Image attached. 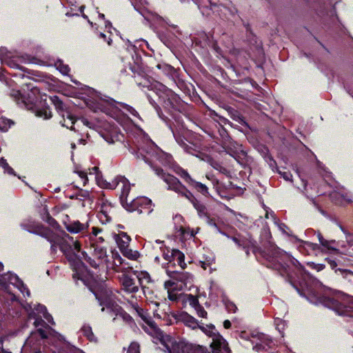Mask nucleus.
I'll return each instance as SVG.
<instances>
[{
  "label": "nucleus",
  "mask_w": 353,
  "mask_h": 353,
  "mask_svg": "<svg viewBox=\"0 0 353 353\" xmlns=\"http://www.w3.org/2000/svg\"><path fill=\"white\" fill-rule=\"evenodd\" d=\"M21 227L30 233L36 234L46 239L51 243V250L53 252L57 251V248L63 252L65 254L70 252L79 259H84L89 265L94 268H97L101 265L105 264L107 261L106 249L96 245L92 247L93 249L92 255L93 259L88 256L85 252H81V244L77 241H74L73 238L67 234L60 236L53 232L50 228H45L40 224H33L28 227L26 224H21Z\"/></svg>",
  "instance_id": "f257e3e1"
},
{
  "label": "nucleus",
  "mask_w": 353,
  "mask_h": 353,
  "mask_svg": "<svg viewBox=\"0 0 353 353\" xmlns=\"http://www.w3.org/2000/svg\"><path fill=\"white\" fill-rule=\"evenodd\" d=\"M154 172L168 184L169 190H172L177 192L191 201L200 216H207L208 213L205 206L198 202L194 199L193 194L187 190V188L179 181L178 179L172 175L165 174L161 168H155Z\"/></svg>",
  "instance_id": "f03ea898"
},
{
  "label": "nucleus",
  "mask_w": 353,
  "mask_h": 353,
  "mask_svg": "<svg viewBox=\"0 0 353 353\" xmlns=\"http://www.w3.org/2000/svg\"><path fill=\"white\" fill-rule=\"evenodd\" d=\"M26 86L30 92L27 96L21 94L19 90H12L10 96L17 101V103L28 109L32 108L33 105L36 104L39 100L43 99L39 89L33 86L31 83H27Z\"/></svg>",
  "instance_id": "7ed1b4c3"
},
{
  "label": "nucleus",
  "mask_w": 353,
  "mask_h": 353,
  "mask_svg": "<svg viewBox=\"0 0 353 353\" xmlns=\"http://www.w3.org/2000/svg\"><path fill=\"white\" fill-rule=\"evenodd\" d=\"M205 334L212 338L210 347L212 353H230L225 340L216 332L214 325H208L206 326L199 325V327Z\"/></svg>",
  "instance_id": "20e7f679"
},
{
  "label": "nucleus",
  "mask_w": 353,
  "mask_h": 353,
  "mask_svg": "<svg viewBox=\"0 0 353 353\" xmlns=\"http://www.w3.org/2000/svg\"><path fill=\"white\" fill-rule=\"evenodd\" d=\"M323 304L334 310L339 315L353 316V298L340 301L334 298H325Z\"/></svg>",
  "instance_id": "39448f33"
},
{
  "label": "nucleus",
  "mask_w": 353,
  "mask_h": 353,
  "mask_svg": "<svg viewBox=\"0 0 353 353\" xmlns=\"http://www.w3.org/2000/svg\"><path fill=\"white\" fill-rule=\"evenodd\" d=\"M25 309L28 313L29 318L34 319V325L35 327L42 325L43 323L41 319L42 316L49 323L52 325L54 324L52 316L47 312V310L44 305L37 304L34 305L32 307L30 304H27V305L25 306Z\"/></svg>",
  "instance_id": "423d86ee"
},
{
  "label": "nucleus",
  "mask_w": 353,
  "mask_h": 353,
  "mask_svg": "<svg viewBox=\"0 0 353 353\" xmlns=\"http://www.w3.org/2000/svg\"><path fill=\"white\" fill-rule=\"evenodd\" d=\"M98 183L103 188L111 190L116 188L117 186L121 187V199L122 201L125 200L126 202L128 201V196L130 190V184L125 178L117 176L112 183L98 181Z\"/></svg>",
  "instance_id": "0eeeda50"
},
{
  "label": "nucleus",
  "mask_w": 353,
  "mask_h": 353,
  "mask_svg": "<svg viewBox=\"0 0 353 353\" xmlns=\"http://www.w3.org/2000/svg\"><path fill=\"white\" fill-rule=\"evenodd\" d=\"M168 275L178 284L179 290L190 288L193 282V276L188 272H179L167 270Z\"/></svg>",
  "instance_id": "6e6552de"
},
{
  "label": "nucleus",
  "mask_w": 353,
  "mask_h": 353,
  "mask_svg": "<svg viewBox=\"0 0 353 353\" xmlns=\"http://www.w3.org/2000/svg\"><path fill=\"white\" fill-rule=\"evenodd\" d=\"M135 274L139 280V284L141 285L143 294L148 301L154 305L155 307H159L160 302L154 300L152 296H150L152 292L146 288L144 285L145 284L149 283L150 282L151 279L150 274L147 272L143 271L137 272Z\"/></svg>",
  "instance_id": "1a4fd4ad"
},
{
  "label": "nucleus",
  "mask_w": 353,
  "mask_h": 353,
  "mask_svg": "<svg viewBox=\"0 0 353 353\" xmlns=\"http://www.w3.org/2000/svg\"><path fill=\"white\" fill-rule=\"evenodd\" d=\"M132 208L130 210H137L139 213L150 214L152 210V201L147 197H138L132 201Z\"/></svg>",
  "instance_id": "9d476101"
},
{
  "label": "nucleus",
  "mask_w": 353,
  "mask_h": 353,
  "mask_svg": "<svg viewBox=\"0 0 353 353\" xmlns=\"http://www.w3.org/2000/svg\"><path fill=\"white\" fill-rule=\"evenodd\" d=\"M122 289L128 293H135L139 291V287L134 280L126 274H122L118 276Z\"/></svg>",
  "instance_id": "9b49d317"
},
{
  "label": "nucleus",
  "mask_w": 353,
  "mask_h": 353,
  "mask_svg": "<svg viewBox=\"0 0 353 353\" xmlns=\"http://www.w3.org/2000/svg\"><path fill=\"white\" fill-rule=\"evenodd\" d=\"M330 198L335 204L342 206L350 204L353 201L352 196L350 194L336 191L330 194Z\"/></svg>",
  "instance_id": "f8f14e48"
},
{
  "label": "nucleus",
  "mask_w": 353,
  "mask_h": 353,
  "mask_svg": "<svg viewBox=\"0 0 353 353\" xmlns=\"http://www.w3.org/2000/svg\"><path fill=\"white\" fill-rule=\"evenodd\" d=\"M101 135L108 143L119 140L120 137L117 128L114 125H110L104 132H101Z\"/></svg>",
  "instance_id": "ddd939ff"
},
{
  "label": "nucleus",
  "mask_w": 353,
  "mask_h": 353,
  "mask_svg": "<svg viewBox=\"0 0 353 353\" xmlns=\"http://www.w3.org/2000/svg\"><path fill=\"white\" fill-rule=\"evenodd\" d=\"M253 343H255L254 349L256 351H260L265 349L266 347H270L272 341L267 335L259 334L256 336L254 337Z\"/></svg>",
  "instance_id": "4468645a"
},
{
  "label": "nucleus",
  "mask_w": 353,
  "mask_h": 353,
  "mask_svg": "<svg viewBox=\"0 0 353 353\" xmlns=\"http://www.w3.org/2000/svg\"><path fill=\"white\" fill-rule=\"evenodd\" d=\"M111 294L112 292L110 290L103 289V288L101 291L98 290L94 292L96 298L100 302V305H105L108 308L112 303Z\"/></svg>",
  "instance_id": "2eb2a0df"
},
{
  "label": "nucleus",
  "mask_w": 353,
  "mask_h": 353,
  "mask_svg": "<svg viewBox=\"0 0 353 353\" xmlns=\"http://www.w3.org/2000/svg\"><path fill=\"white\" fill-rule=\"evenodd\" d=\"M112 261H106V268L110 270H113L115 272H122V269L121 265L123 263V259L121 256L117 253H112Z\"/></svg>",
  "instance_id": "dca6fc26"
},
{
  "label": "nucleus",
  "mask_w": 353,
  "mask_h": 353,
  "mask_svg": "<svg viewBox=\"0 0 353 353\" xmlns=\"http://www.w3.org/2000/svg\"><path fill=\"white\" fill-rule=\"evenodd\" d=\"M7 276L8 277L5 278V279H8L10 284L15 285L24 296L25 294H26L28 296H30L29 290L24 285L22 281H21L16 274H10Z\"/></svg>",
  "instance_id": "f3484780"
},
{
  "label": "nucleus",
  "mask_w": 353,
  "mask_h": 353,
  "mask_svg": "<svg viewBox=\"0 0 353 353\" xmlns=\"http://www.w3.org/2000/svg\"><path fill=\"white\" fill-rule=\"evenodd\" d=\"M114 240L120 250L129 246L131 238L123 232L114 235Z\"/></svg>",
  "instance_id": "a211bd4d"
},
{
  "label": "nucleus",
  "mask_w": 353,
  "mask_h": 353,
  "mask_svg": "<svg viewBox=\"0 0 353 353\" xmlns=\"http://www.w3.org/2000/svg\"><path fill=\"white\" fill-rule=\"evenodd\" d=\"M164 287L168 290L169 299L176 301L177 299V294L174 291L179 290L178 284L175 281L169 280L165 282Z\"/></svg>",
  "instance_id": "6ab92c4d"
},
{
  "label": "nucleus",
  "mask_w": 353,
  "mask_h": 353,
  "mask_svg": "<svg viewBox=\"0 0 353 353\" xmlns=\"http://www.w3.org/2000/svg\"><path fill=\"white\" fill-rule=\"evenodd\" d=\"M111 210H112V208L110 204H107V203L102 204V205L101 207L100 212L98 214L99 219L102 222L109 221L111 219V216H110Z\"/></svg>",
  "instance_id": "aec40b11"
},
{
  "label": "nucleus",
  "mask_w": 353,
  "mask_h": 353,
  "mask_svg": "<svg viewBox=\"0 0 353 353\" xmlns=\"http://www.w3.org/2000/svg\"><path fill=\"white\" fill-rule=\"evenodd\" d=\"M63 120L61 121V123L63 126L70 128V130H75L74 125L75 123V119L72 114L68 112H63L62 114Z\"/></svg>",
  "instance_id": "412c9836"
},
{
  "label": "nucleus",
  "mask_w": 353,
  "mask_h": 353,
  "mask_svg": "<svg viewBox=\"0 0 353 353\" xmlns=\"http://www.w3.org/2000/svg\"><path fill=\"white\" fill-rule=\"evenodd\" d=\"M181 320L185 325L192 329H195L199 325L197 320L187 313H183L181 314Z\"/></svg>",
  "instance_id": "4be33fe9"
},
{
  "label": "nucleus",
  "mask_w": 353,
  "mask_h": 353,
  "mask_svg": "<svg viewBox=\"0 0 353 353\" xmlns=\"http://www.w3.org/2000/svg\"><path fill=\"white\" fill-rule=\"evenodd\" d=\"M184 259L185 256L183 253H182L181 251L178 250H172V261H176L182 269H184L186 267Z\"/></svg>",
  "instance_id": "5701e85b"
},
{
  "label": "nucleus",
  "mask_w": 353,
  "mask_h": 353,
  "mask_svg": "<svg viewBox=\"0 0 353 353\" xmlns=\"http://www.w3.org/2000/svg\"><path fill=\"white\" fill-rule=\"evenodd\" d=\"M120 251L123 256L131 260H136L139 257V253L137 251L130 249L129 246Z\"/></svg>",
  "instance_id": "b1692460"
},
{
  "label": "nucleus",
  "mask_w": 353,
  "mask_h": 353,
  "mask_svg": "<svg viewBox=\"0 0 353 353\" xmlns=\"http://www.w3.org/2000/svg\"><path fill=\"white\" fill-rule=\"evenodd\" d=\"M86 227L81 223L79 221H75L71 224H70L67 229L69 232L72 233H78L82 230H83Z\"/></svg>",
  "instance_id": "393cba45"
},
{
  "label": "nucleus",
  "mask_w": 353,
  "mask_h": 353,
  "mask_svg": "<svg viewBox=\"0 0 353 353\" xmlns=\"http://www.w3.org/2000/svg\"><path fill=\"white\" fill-rule=\"evenodd\" d=\"M336 272H339L343 279L347 280L350 285H353V271L339 269Z\"/></svg>",
  "instance_id": "a878e982"
},
{
  "label": "nucleus",
  "mask_w": 353,
  "mask_h": 353,
  "mask_svg": "<svg viewBox=\"0 0 353 353\" xmlns=\"http://www.w3.org/2000/svg\"><path fill=\"white\" fill-rule=\"evenodd\" d=\"M83 334L88 338L90 341H96L97 339L92 332V328L89 325H83L81 328Z\"/></svg>",
  "instance_id": "bb28decb"
},
{
  "label": "nucleus",
  "mask_w": 353,
  "mask_h": 353,
  "mask_svg": "<svg viewBox=\"0 0 353 353\" xmlns=\"http://www.w3.org/2000/svg\"><path fill=\"white\" fill-rule=\"evenodd\" d=\"M190 185L194 187L199 192H200L201 193H202L204 195H207L208 194L207 186L200 182H197L194 180V182L191 183V184Z\"/></svg>",
  "instance_id": "cd10ccee"
},
{
  "label": "nucleus",
  "mask_w": 353,
  "mask_h": 353,
  "mask_svg": "<svg viewBox=\"0 0 353 353\" xmlns=\"http://www.w3.org/2000/svg\"><path fill=\"white\" fill-rule=\"evenodd\" d=\"M12 124L10 120L4 117L0 118V130L7 131Z\"/></svg>",
  "instance_id": "c85d7f7f"
},
{
  "label": "nucleus",
  "mask_w": 353,
  "mask_h": 353,
  "mask_svg": "<svg viewBox=\"0 0 353 353\" xmlns=\"http://www.w3.org/2000/svg\"><path fill=\"white\" fill-rule=\"evenodd\" d=\"M55 66L63 74H68L70 72V68L68 65L64 64L61 61H59L55 63Z\"/></svg>",
  "instance_id": "c756f323"
},
{
  "label": "nucleus",
  "mask_w": 353,
  "mask_h": 353,
  "mask_svg": "<svg viewBox=\"0 0 353 353\" xmlns=\"http://www.w3.org/2000/svg\"><path fill=\"white\" fill-rule=\"evenodd\" d=\"M36 116L48 119L52 117L51 111L48 108L38 110L36 111Z\"/></svg>",
  "instance_id": "7c9ffc66"
},
{
  "label": "nucleus",
  "mask_w": 353,
  "mask_h": 353,
  "mask_svg": "<svg viewBox=\"0 0 353 353\" xmlns=\"http://www.w3.org/2000/svg\"><path fill=\"white\" fill-rule=\"evenodd\" d=\"M25 62L26 61H23V58H17V60L11 59L7 61V64L10 68L22 69V67L20 66V63Z\"/></svg>",
  "instance_id": "2f4dec72"
},
{
  "label": "nucleus",
  "mask_w": 353,
  "mask_h": 353,
  "mask_svg": "<svg viewBox=\"0 0 353 353\" xmlns=\"http://www.w3.org/2000/svg\"><path fill=\"white\" fill-rule=\"evenodd\" d=\"M177 173L188 184L190 185L191 183L194 182V179H192L187 171L181 169Z\"/></svg>",
  "instance_id": "473e14b6"
},
{
  "label": "nucleus",
  "mask_w": 353,
  "mask_h": 353,
  "mask_svg": "<svg viewBox=\"0 0 353 353\" xmlns=\"http://www.w3.org/2000/svg\"><path fill=\"white\" fill-rule=\"evenodd\" d=\"M0 165L4 169L5 172L10 174H14L13 169L8 165L5 159H0Z\"/></svg>",
  "instance_id": "72a5a7b5"
},
{
  "label": "nucleus",
  "mask_w": 353,
  "mask_h": 353,
  "mask_svg": "<svg viewBox=\"0 0 353 353\" xmlns=\"http://www.w3.org/2000/svg\"><path fill=\"white\" fill-rule=\"evenodd\" d=\"M274 324L276 325V329L281 333L282 331L285 329V322L279 318H276L274 320Z\"/></svg>",
  "instance_id": "f704fd0d"
},
{
  "label": "nucleus",
  "mask_w": 353,
  "mask_h": 353,
  "mask_svg": "<svg viewBox=\"0 0 353 353\" xmlns=\"http://www.w3.org/2000/svg\"><path fill=\"white\" fill-rule=\"evenodd\" d=\"M160 249L162 250L163 259L171 262L172 259V250L170 252L168 249L163 248L161 246L160 247Z\"/></svg>",
  "instance_id": "c9c22d12"
},
{
  "label": "nucleus",
  "mask_w": 353,
  "mask_h": 353,
  "mask_svg": "<svg viewBox=\"0 0 353 353\" xmlns=\"http://www.w3.org/2000/svg\"><path fill=\"white\" fill-rule=\"evenodd\" d=\"M76 173L78 174L82 185H85L88 182L87 173L83 171H77Z\"/></svg>",
  "instance_id": "e433bc0d"
},
{
  "label": "nucleus",
  "mask_w": 353,
  "mask_h": 353,
  "mask_svg": "<svg viewBox=\"0 0 353 353\" xmlns=\"http://www.w3.org/2000/svg\"><path fill=\"white\" fill-rule=\"evenodd\" d=\"M128 353H140L139 345L137 343L132 342L128 347Z\"/></svg>",
  "instance_id": "4c0bfd02"
},
{
  "label": "nucleus",
  "mask_w": 353,
  "mask_h": 353,
  "mask_svg": "<svg viewBox=\"0 0 353 353\" xmlns=\"http://www.w3.org/2000/svg\"><path fill=\"white\" fill-rule=\"evenodd\" d=\"M103 231L100 228H96V227H93L92 228V232H91V234L90 236V241H94V238H97L98 235L102 234Z\"/></svg>",
  "instance_id": "58836bf2"
},
{
  "label": "nucleus",
  "mask_w": 353,
  "mask_h": 353,
  "mask_svg": "<svg viewBox=\"0 0 353 353\" xmlns=\"http://www.w3.org/2000/svg\"><path fill=\"white\" fill-rule=\"evenodd\" d=\"M195 310H196V314L199 316L202 317V318L207 317V314H208L207 312L200 305L199 306H196V307H195Z\"/></svg>",
  "instance_id": "ea45409f"
},
{
  "label": "nucleus",
  "mask_w": 353,
  "mask_h": 353,
  "mask_svg": "<svg viewBox=\"0 0 353 353\" xmlns=\"http://www.w3.org/2000/svg\"><path fill=\"white\" fill-rule=\"evenodd\" d=\"M188 301H189V303L191 305L194 307V308L196 307V306L199 305V301L195 296L190 294L188 296Z\"/></svg>",
  "instance_id": "a19ab883"
},
{
  "label": "nucleus",
  "mask_w": 353,
  "mask_h": 353,
  "mask_svg": "<svg viewBox=\"0 0 353 353\" xmlns=\"http://www.w3.org/2000/svg\"><path fill=\"white\" fill-rule=\"evenodd\" d=\"M91 241V247H96L95 243H102L104 241L103 236V235H98L97 238L94 239V241Z\"/></svg>",
  "instance_id": "79ce46f5"
},
{
  "label": "nucleus",
  "mask_w": 353,
  "mask_h": 353,
  "mask_svg": "<svg viewBox=\"0 0 353 353\" xmlns=\"http://www.w3.org/2000/svg\"><path fill=\"white\" fill-rule=\"evenodd\" d=\"M285 181H292V175L290 172H279Z\"/></svg>",
  "instance_id": "37998d69"
},
{
  "label": "nucleus",
  "mask_w": 353,
  "mask_h": 353,
  "mask_svg": "<svg viewBox=\"0 0 353 353\" xmlns=\"http://www.w3.org/2000/svg\"><path fill=\"white\" fill-rule=\"evenodd\" d=\"M308 265H310V267L316 270L318 272L323 270L325 268V265L323 264H315L314 263H308Z\"/></svg>",
  "instance_id": "c03bdc74"
},
{
  "label": "nucleus",
  "mask_w": 353,
  "mask_h": 353,
  "mask_svg": "<svg viewBox=\"0 0 353 353\" xmlns=\"http://www.w3.org/2000/svg\"><path fill=\"white\" fill-rule=\"evenodd\" d=\"M180 230L181 232V234L184 236V237L187 236H190V237H192L194 236L195 233L193 232V230L192 231H186L185 229L183 228H180Z\"/></svg>",
  "instance_id": "a18cd8bd"
},
{
  "label": "nucleus",
  "mask_w": 353,
  "mask_h": 353,
  "mask_svg": "<svg viewBox=\"0 0 353 353\" xmlns=\"http://www.w3.org/2000/svg\"><path fill=\"white\" fill-rule=\"evenodd\" d=\"M334 243L333 241H327V243L326 244H321L322 246H323L324 248H327V250H336V248H334L332 245V243Z\"/></svg>",
  "instance_id": "49530a36"
},
{
  "label": "nucleus",
  "mask_w": 353,
  "mask_h": 353,
  "mask_svg": "<svg viewBox=\"0 0 353 353\" xmlns=\"http://www.w3.org/2000/svg\"><path fill=\"white\" fill-rule=\"evenodd\" d=\"M226 307H227V309L228 310V311L232 312H235L237 309L236 306L233 303H228Z\"/></svg>",
  "instance_id": "de8ad7c7"
},
{
  "label": "nucleus",
  "mask_w": 353,
  "mask_h": 353,
  "mask_svg": "<svg viewBox=\"0 0 353 353\" xmlns=\"http://www.w3.org/2000/svg\"><path fill=\"white\" fill-rule=\"evenodd\" d=\"M126 109L133 115L139 116L138 112L132 107L126 105Z\"/></svg>",
  "instance_id": "09e8293b"
},
{
  "label": "nucleus",
  "mask_w": 353,
  "mask_h": 353,
  "mask_svg": "<svg viewBox=\"0 0 353 353\" xmlns=\"http://www.w3.org/2000/svg\"><path fill=\"white\" fill-rule=\"evenodd\" d=\"M81 122L83 123V125L89 127L90 128H93V125L91 122L88 121V120H86L85 119H83L81 120Z\"/></svg>",
  "instance_id": "8fccbe9b"
},
{
  "label": "nucleus",
  "mask_w": 353,
  "mask_h": 353,
  "mask_svg": "<svg viewBox=\"0 0 353 353\" xmlns=\"http://www.w3.org/2000/svg\"><path fill=\"white\" fill-rule=\"evenodd\" d=\"M317 236H318L319 241L321 243V244H326L327 243V240L324 239L323 236L320 233L317 234Z\"/></svg>",
  "instance_id": "3c124183"
},
{
  "label": "nucleus",
  "mask_w": 353,
  "mask_h": 353,
  "mask_svg": "<svg viewBox=\"0 0 353 353\" xmlns=\"http://www.w3.org/2000/svg\"><path fill=\"white\" fill-rule=\"evenodd\" d=\"M223 326L225 329H228L231 327V323L229 320H225L223 322Z\"/></svg>",
  "instance_id": "603ef678"
},
{
  "label": "nucleus",
  "mask_w": 353,
  "mask_h": 353,
  "mask_svg": "<svg viewBox=\"0 0 353 353\" xmlns=\"http://www.w3.org/2000/svg\"><path fill=\"white\" fill-rule=\"evenodd\" d=\"M38 332L42 338H47V334H46L44 330H43L42 329H39Z\"/></svg>",
  "instance_id": "864d4df0"
},
{
  "label": "nucleus",
  "mask_w": 353,
  "mask_h": 353,
  "mask_svg": "<svg viewBox=\"0 0 353 353\" xmlns=\"http://www.w3.org/2000/svg\"><path fill=\"white\" fill-rule=\"evenodd\" d=\"M154 316L157 319H161V315L157 313L156 310H154Z\"/></svg>",
  "instance_id": "5fc2aeb1"
},
{
  "label": "nucleus",
  "mask_w": 353,
  "mask_h": 353,
  "mask_svg": "<svg viewBox=\"0 0 353 353\" xmlns=\"http://www.w3.org/2000/svg\"><path fill=\"white\" fill-rule=\"evenodd\" d=\"M233 240L239 246L241 245V244L240 243L239 241L237 239L233 238Z\"/></svg>",
  "instance_id": "6e6d98bb"
},
{
  "label": "nucleus",
  "mask_w": 353,
  "mask_h": 353,
  "mask_svg": "<svg viewBox=\"0 0 353 353\" xmlns=\"http://www.w3.org/2000/svg\"><path fill=\"white\" fill-rule=\"evenodd\" d=\"M310 245H311L313 249H314L316 247V245L315 244H313V243H308Z\"/></svg>",
  "instance_id": "4d7b16f0"
},
{
  "label": "nucleus",
  "mask_w": 353,
  "mask_h": 353,
  "mask_svg": "<svg viewBox=\"0 0 353 353\" xmlns=\"http://www.w3.org/2000/svg\"><path fill=\"white\" fill-rule=\"evenodd\" d=\"M99 17H101V19H104L105 16L103 14H99Z\"/></svg>",
  "instance_id": "13d9d810"
},
{
  "label": "nucleus",
  "mask_w": 353,
  "mask_h": 353,
  "mask_svg": "<svg viewBox=\"0 0 353 353\" xmlns=\"http://www.w3.org/2000/svg\"><path fill=\"white\" fill-rule=\"evenodd\" d=\"M100 36H101L102 38H104V39L105 38V35L104 34H103V33H101V34H100Z\"/></svg>",
  "instance_id": "bf43d9fd"
},
{
  "label": "nucleus",
  "mask_w": 353,
  "mask_h": 353,
  "mask_svg": "<svg viewBox=\"0 0 353 353\" xmlns=\"http://www.w3.org/2000/svg\"><path fill=\"white\" fill-rule=\"evenodd\" d=\"M142 0H132V2H137V1H139L140 3H142Z\"/></svg>",
  "instance_id": "052dcab7"
},
{
  "label": "nucleus",
  "mask_w": 353,
  "mask_h": 353,
  "mask_svg": "<svg viewBox=\"0 0 353 353\" xmlns=\"http://www.w3.org/2000/svg\"><path fill=\"white\" fill-rule=\"evenodd\" d=\"M111 41H112V40H111L110 39H109L108 40V45H110V44H111Z\"/></svg>",
  "instance_id": "680f3d73"
},
{
  "label": "nucleus",
  "mask_w": 353,
  "mask_h": 353,
  "mask_svg": "<svg viewBox=\"0 0 353 353\" xmlns=\"http://www.w3.org/2000/svg\"><path fill=\"white\" fill-rule=\"evenodd\" d=\"M1 353H11L10 352H7V351H4V350H2V352Z\"/></svg>",
  "instance_id": "e2e57ef3"
},
{
  "label": "nucleus",
  "mask_w": 353,
  "mask_h": 353,
  "mask_svg": "<svg viewBox=\"0 0 353 353\" xmlns=\"http://www.w3.org/2000/svg\"><path fill=\"white\" fill-rule=\"evenodd\" d=\"M155 261H159V256H156V257H155Z\"/></svg>",
  "instance_id": "0e129e2a"
},
{
  "label": "nucleus",
  "mask_w": 353,
  "mask_h": 353,
  "mask_svg": "<svg viewBox=\"0 0 353 353\" xmlns=\"http://www.w3.org/2000/svg\"><path fill=\"white\" fill-rule=\"evenodd\" d=\"M156 243H158V244H161L163 242L162 241H156Z\"/></svg>",
  "instance_id": "69168bd1"
},
{
  "label": "nucleus",
  "mask_w": 353,
  "mask_h": 353,
  "mask_svg": "<svg viewBox=\"0 0 353 353\" xmlns=\"http://www.w3.org/2000/svg\"><path fill=\"white\" fill-rule=\"evenodd\" d=\"M3 268V265L1 263H0V270H1Z\"/></svg>",
  "instance_id": "338daca9"
},
{
  "label": "nucleus",
  "mask_w": 353,
  "mask_h": 353,
  "mask_svg": "<svg viewBox=\"0 0 353 353\" xmlns=\"http://www.w3.org/2000/svg\"><path fill=\"white\" fill-rule=\"evenodd\" d=\"M104 310H105V307H102V309H101V311H103V312Z\"/></svg>",
  "instance_id": "774afa93"
}]
</instances>
